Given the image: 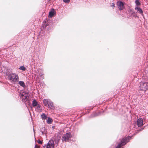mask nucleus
<instances>
[{
    "instance_id": "1",
    "label": "nucleus",
    "mask_w": 148,
    "mask_h": 148,
    "mask_svg": "<svg viewBox=\"0 0 148 148\" xmlns=\"http://www.w3.org/2000/svg\"><path fill=\"white\" fill-rule=\"evenodd\" d=\"M8 78L10 80L14 83H17L19 80L18 75L15 73H13L9 74Z\"/></svg>"
},
{
    "instance_id": "2",
    "label": "nucleus",
    "mask_w": 148,
    "mask_h": 148,
    "mask_svg": "<svg viewBox=\"0 0 148 148\" xmlns=\"http://www.w3.org/2000/svg\"><path fill=\"white\" fill-rule=\"evenodd\" d=\"M29 95L28 92H23L21 95V98L23 101L28 102L29 101Z\"/></svg>"
},
{
    "instance_id": "3",
    "label": "nucleus",
    "mask_w": 148,
    "mask_h": 148,
    "mask_svg": "<svg viewBox=\"0 0 148 148\" xmlns=\"http://www.w3.org/2000/svg\"><path fill=\"white\" fill-rule=\"evenodd\" d=\"M72 136L70 133H66L62 136V140L63 142L67 141Z\"/></svg>"
},
{
    "instance_id": "4",
    "label": "nucleus",
    "mask_w": 148,
    "mask_h": 148,
    "mask_svg": "<svg viewBox=\"0 0 148 148\" xmlns=\"http://www.w3.org/2000/svg\"><path fill=\"white\" fill-rule=\"evenodd\" d=\"M148 83L146 82H141L139 86V89L142 90H146L148 89Z\"/></svg>"
},
{
    "instance_id": "5",
    "label": "nucleus",
    "mask_w": 148,
    "mask_h": 148,
    "mask_svg": "<svg viewBox=\"0 0 148 148\" xmlns=\"http://www.w3.org/2000/svg\"><path fill=\"white\" fill-rule=\"evenodd\" d=\"M130 138V137H125V138L122 139L121 141V143L119 144L118 145H120L121 147V146H123L125 145L127 142L128 141H127L128 140H129Z\"/></svg>"
},
{
    "instance_id": "6",
    "label": "nucleus",
    "mask_w": 148,
    "mask_h": 148,
    "mask_svg": "<svg viewBox=\"0 0 148 148\" xmlns=\"http://www.w3.org/2000/svg\"><path fill=\"white\" fill-rule=\"evenodd\" d=\"M117 4L119 9L120 10H123L125 8L123 3L121 1H118Z\"/></svg>"
},
{
    "instance_id": "7",
    "label": "nucleus",
    "mask_w": 148,
    "mask_h": 148,
    "mask_svg": "<svg viewBox=\"0 0 148 148\" xmlns=\"http://www.w3.org/2000/svg\"><path fill=\"white\" fill-rule=\"evenodd\" d=\"M54 146V141L53 140H49L47 145L46 148H53Z\"/></svg>"
},
{
    "instance_id": "8",
    "label": "nucleus",
    "mask_w": 148,
    "mask_h": 148,
    "mask_svg": "<svg viewBox=\"0 0 148 148\" xmlns=\"http://www.w3.org/2000/svg\"><path fill=\"white\" fill-rule=\"evenodd\" d=\"M143 121L142 118L138 119L137 121V125L138 127H141L143 125Z\"/></svg>"
},
{
    "instance_id": "9",
    "label": "nucleus",
    "mask_w": 148,
    "mask_h": 148,
    "mask_svg": "<svg viewBox=\"0 0 148 148\" xmlns=\"http://www.w3.org/2000/svg\"><path fill=\"white\" fill-rule=\"evenodd\" d=\"M48 106L51 109L53 110L55 108L53 104V103L51 100H50L48 104Z\"/></svg>"
},
{
    "instance_id": "10",
    "label": "nucleus",
    "mask_w": 148,
    "mask_h": 148,
    "mask_svg": "<svg viewBox=\"0 0 148 148\" xmlns=\"http://www.w3.org/2000/svg\"><path fill=\"white\" fill-rule=\"evenodd\" d=\"M50 99H45L43 100V103L45 105V106H46L47 105H48L50 101Z\"/></svg>"
},
{
    "instance_id": "11",
    "label": "nucleus",
    "mask_w": 148,
    "mask_h": 148,
    "mask_svg": "<svg viewBox=\"0 0 148 148\" xmlns=\"http://www.w3.org/2000/svg\"><path fill=\"white\" fill-rule=\"evenodd\" d=\"M135 9L138 11L140 14H143V11L140 8L137 6L135 8Z\"/></svg>"
},
{
    "instance_id": "12",
    "label": "nucleus",
    "mask_w": 148,
    "mask_h": 148,
    "mask_svg": "<svg viewBox=\"0 0 148 148\" xmlns=\"http://www.w3.org/2000/svg\"><path fill=\"white\" fill-rule=\"evenodd\" d=\"M18 84L21 86L24 87L25 86L24 82L22 81H20L18 82Z\"/></svg>"
},
{
    "instance_id": "13",
    "label": "nucleus",
    "mask_w": 148,
    "mask_h": 148,
    "mask_svg": "<svg viewBox=\"0 0 148 148\" xmlns=\"http://www.w3.org/2000/svg\"><path fill=\"white\" fill-rule=\"evenodd\" d=\"M38 103L35 100H34L32 101V106L33 107H35L37 106Z\"/></svg>"
},
{
    "instance_id": "14",
    "label": "nucleus",
    "mask_w": 148,
    "mask_h": 148,
    "mask_svg": "<svg viewBox=\"0 0 148 148\" xmlns=\"http://www.w3.org/2000/svg\"><path fill=\"white\" fill-rule=\"evenodd\" d=\"M53 10H54V9H53ZM54 12L53 11H51L49 13V16L50 17H52L53 16L54 14Z\"/></svg>"
},
{
    "instance_id": "15",
    "label": "nucleus",
    "mask_w": 148,
    "mask_h": 148,
    "mask_svg": "<svg viewBox=\"0 0 148 148\" xmlns=\"http://www.w3.org/2000/svg\"><path fill=\"white\" fill-rule=\"evenodd\" d=\"M47 122L48 124H51L52 122V120L50 118H48L47 120Z\"/></svg>"
},
{
    "instance_id": "16",
    "label": "nucleus",
    "mask_w": 148,
    "mask_h": 148,
    "mask_svg": "<svg viewBox=\"0 0 148 148\" xmlns=\"http://www.w3.org/2000/svg\"><path fill=\"white\" fill-rule=\"evenodd\" d=\"M136 5L137 6L140 5V2L139 0H136L135 1Z\"/></svg>"
},
{
    "instance_id": "17",
    "label": "nucleus",
    "mask_w": 148,
    "mask_h": 148,
    "mask_svg": "<svg viewBox=\"0 0 148 148\" xmlns=\"http://www.w3.org/2000/svg\"><path fill=\"white\" fill-rule=\"evenodd\" d=\"M41 117L43 119H46L47 118L45 114L43 113L41 115Z\"/></svg>"
},
{
    "instance_id": "18",
    "label": "nucleus",
    "mask_w": 148,
    "mask_h": 148,
    "mask_svg": "<svg viewBox=\"0 0 148 148\" xmlns=\"http://www.w3.org/2000/svg\"><path fill=\"white\" fill-rule=\"evenodd\" d=\"M19 69L22 71H25L26 69V68L24 66H22L20 67Z\"/></svg>"
},
{
    "instance_id": "19",
    "label": "nucleus",
    "mask_w": 148,
    "mask_h": 148,
    "mask_svg": "<svg viewBox=\"0 0 148 148\" xmlns=\"http://www.w3.org/2000/svg\"><path fill=\"white\" fill-rule=\"evenodd\" d=\"M41 106L40 105H37V109L39 111L40 110H41Z\"/></svg>"
},
{
    "instance_id": "20",
    "label": "nucleus",
    "mask_w": 148,
    "mask_h": 148,
    "mask_svg": "<svg viewBox=\"0 0 148 148\" xmlns=\"http://www.w3.org/2000/svg\"><path fill=\"white\" fill-rule=\"evenodd\" d=\"M37 142L39 144H42V141L40 140H38L37 141Z\"/></svg>"
},
{
    "instance_id": "21",
    "label": "nucleus",
    "mask_w": 148,
    "mask_h": 148,
    "mask_svg": "<svg viewBox=\"0 0 148 148\" xmlns=\"http://www.w3.org/2000/svg\"><path fill=\"white\" fill-rule=\"evenodd\" d=\"M63 1L64 2L69 3L70 1V0H63Z\"/></svg>"
},
{
    "instance_id": "22",
    "label": "nucleus",
    "mask_w": 148,
    "mask_h": 148,
    "mask_svg": "<svg viewBox=\"0 0 148 148\" xmlns=\"http://www.w3.org/2000/svg\"><path fill=\"white\" fill-rule=\"evenodd\" d=\"M128 11L129 12H132V13L133 14V12L132 11V10L131 9H129V10H128Z\"/></svg>"
},
{
    "instance_id": "23",
    "label": "nucleus",
    "mask_w": 148,
    "mask_h": 148,
    "mask_svg": "<svg viewBox=\"0 0 148 148\" xmlns=\"http://www.w3.org/2000/svg\"><path fill=\"white\" fill-rule=\"evenodd\" d=\"M111 6H112L113 7V8H114L115 7V4L114 3H112V4L111 5Z\"/></svg>"
},
{
    "instance_id": "24",
    "label": "nucleus",
    "mask_w": 148,
    "mask_h": 148,
    "mask_svg": "<svg viewBox=\"0 0 148 148\" xmlns=\"http://www.w3.org/2000/svg\"><path fill=\"white\" fill-rule=\"evenodd\" d=\"M35 148H40L38 145H35Z\"/></svg>"
},
{
    "instance_id": "25",
    "label": "nucleus",
    "mask_w": 148,
    "mask_h": 148,
    "mask_svg": "<svg viewBox=\"0 0 148 148\" xmlns=\"http://www.w3.org/2000/svg\"><path fill=\"white\" fill-rule=\"evenodd\" d=\"M121 146L120 145H118L117 147H116L115 148H120Z\"/></svg>"
},
{
    "instance_id": "26",
    "label": "nucleus",
    "mask_w": 148,
    "mask_h": 148,
    "mask_svg": "<svg viewBox=\"0 0 148 148\" xmlns=\"http://www.w3.org/2000/svg\"><path fill=\"white\" fill-rule=\"evenodd\" d=\"M42 75H40V76H41Z\"/></svg>"
}]
</instances>
